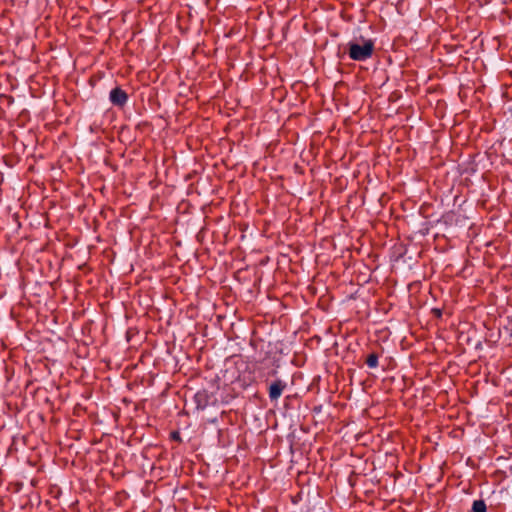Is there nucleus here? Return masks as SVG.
I'll use <instances>...</instances> for the list:
<instances>
[{"instance_id":"6","label":"nucleus","mask_w":512,"mask_h":512,"mask_svg":"<svg viewBox=\"0 0 512 512\" xmlns=\"http://www.w3.org/2000/svg\"><path fill=\"white\" fill-rule=\"evenodd\" d=\"M487 506L484 500H475L472 504L471 512H486Z\"/></svg>"},{"instance_id":"5","label":"nucleus","mask_w":512,"mask_h":512,"mask_svg":"<svg viewBox=\"0 0 512 512\" xmlns=\"http://www.w3.org/2000/svg\"><path fill=\"white\" fill-rule=\"evenodd\" d=\"M212 395L207 390H199L195 393L193 399L198 410H204L211 403Z\"/></svg>"},{"instance_id":"9","label":"nucleus","mask_w":512,"mask_h":512,"mask_svg":"<svg viewBox=\"0 0 512 512\" xmlns=\"http://www.w3.org/2000/svg\"><path fill=\"white\" fill-rule=\"evenodd\" d=\"M171 437H172V439L180 440L179 432H172Z\"/></svg>"},{"instance_id":"4","label":"nucleus","mask_w":512,"mask_h":512,"mask_svg":"<svg viewBox=\"0 0 512 512\" xmlns=\"http://www.w3.org/2000/svg\"><path fill=\"white\" fill-rule=\"evenodd\" d=\"M287 387V384L282 381L281 379H275L269 386V389H268V395H269V399L273 402V401H277L283 391L286 389Z\"/></svg>"},{"instance_id":"8","label":"nucleus","mask_w":512,"mask_h":512,"mask_svg":"<svg viewBox=\"0 0 512 512\" xmlns=\"http://www.w3.org/2000/svg\"><path fill=\"white\" fill-rule=\"evenodd\" d=\"M432 312L437 318H440L442 316V311L440 309H433Z\"/></svg>"},{"instance_id":"2","label":"nucleus","mask_w":512,"mask_h":512,"mask_svg":"<svg viewBox=\"0 0 512 512\" xmlns=\"http://www.w3.org/2000/svg\"><path fill=\"white\" fill-rule=\"evenodd\" d=\"M279 367V361L271 357H264L263 359L256 361L253 365L257 378L265 382H267L269 378L275 377L278 374Z\"/></svg>"},{"instance_id":"3","label":"nucleus","mask_w":512,"mask_h":512,"mask_svg":"<svg viewBox=\"0 0 512 512\" xmlns=\"http://www.w3.org/2000/svg\"><path fill=\"white\" fill-rule=\"evenodd\" d=\"M110 102L117 107H124L128 101V94L120 87H115L109 94Z\"/></svg>"},{"instance_id":"7","label":"nucleus","mask_w":512,"mask_h":512,"mask_svg":"<svg viewBox=\"0 0 512 512\" xmlns=\"http://www.w3.org/2000/svg\"><path fill=\"white\" fill-rule=\"evenodd\" d=\"M378 358V353L372 352L367 356L365 363L369 368H376L378 366Z\"/></svg>"},{"instance_id":"1","label":"nucleus","mask_w":512,"mask_h":512,"mask_svg":"<svg viewBox=\"0 0 512 512\" xmlns=\"http://www.w3.org/2000/svg\"><path fill=\"white\" fill-rule=\"evenodd\" d=\"M362 43L349 42L348 43V55L353 61H366L370 59L375 50V43L372 39H364L361 37Z\"/></svg>"}]
</instances>
